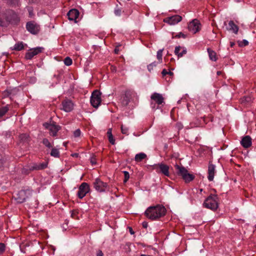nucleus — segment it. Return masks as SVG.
Wrapping results in <instances>:
<instances>
[{"label":"nucleus","instance_id":"1","mask_svg":"<svg viewBox=\"0 0 256 256\" xmlns=\"http://www.w3.org/2000/svg\"><path fill=\"white\" fill-rule=\"evenodd\" d=\"M166 208L162 205L157 204L148 207L144 212V215L150 220H157L165 216Z\"/></svg>","mask_w":256,"mask_h":256},{"label":"nucleus","instance_id":"2","mask_svg":"<svg viewBox=\"0 0 256 256\" xmlns=\"http://www.w3.org/2000/svg\"><path fill=\"white\" fill-rule=\"evenodd\" d=\"M174 166L177 174L181 176L186 183L190 182L194 178V176L189 173L182 166L176 164Z\"/></svg>","mask_w":256,"mask_h":256},{"label":"nucleus","instance_id":"3","mask_svg":"<svg viewBox=\"0 0 256 256\" xmlns=\"http://www.w3.org/2000/svg\"><path fill=\"white\" fill-rule=\"evenodd\" d=\"M218 196L211 194L204 200V207L215 210L218 208Z\"/></svg>","mask_w":256,"mask_h":256},{"label":"nucleus","instance_id":"4","mask_svg":"<svg viewBox=\"0 0 256 256\" xmlns=\"http://www.w3.org/2000/svg\"><path fill=\"white\" fill-rule=\"evenodd\" d=\"M148 166L152 168V170H155L158 173H160L166 176H170V168L164 163L150 165Z\"/></svg>","mask_w":256,"mask_h":256},{"label":"nucleus","instance_id":"5","mask_svg":"<svg viewBox=\"0 0 256 256\" xmlns=\"http://www.w3.org/2000/svg\"><path fill=\"white\" fill-rule=\"evenodd\" d=\"M44 126L49 131L50 136L55 137L58 135V132L61 129V126L56 124V122L52 123L45 122L43 124Z\"/></svg>","mask_w":256,"mask_h":256},{"label":"nucleus","instance_id":"6","mask_svg":"<svg viewBox=\"0 0 256 256\" xmlns=\"http://www.w3.org/2000/svg\"><path fill=\"white\" fill-rule=\"evenodd\" d=\"M94 188L100 192H103L108 190V185L106 182H102L100 178H96L93 182Z\"/></svg>","mask_w":256,"mask_h":256},{"label":"nucleus","instance_id":"7","mask_svg":"<svg viewBox=\"0 0 256 256\" xmlns=\"http://www.w3.org/2000/svg\"><path fill=\"white\" fill-rule=\"evenodd\" d=\"M134 96V94L133 92L128 90L125 92V94L122 96L120 100V102L122 106H127L130 100H132L133 96Z\"/></svg>","mask_w":256,"mask_h":256},{"label":"nucleus","instance_id":"8","mask_svg":"<svg viewBox=\"0 0 256 256\" xmlns=\"http://www.w3.org/2000/svg\"><path fill=\"white\" fill-rule=\"evenodd\" d=\"M100 95L101 93L98 90H94L92 93L90 102L93 107L97 108L100 105L102 102Z\"/></svg>","mask_w":256,"mask_h":256},{"label":"nucleus","instance_id":"9","mask_svg":"<svg viewBox=\"0 0 256 256\" xmlns=\"http://www.w3.org/2000/svg\"><path fill=\"white\" fill-rule=\"evenodd\" d=\"M90 190V186L88 184L82 182L78 188L77 195L80 198L82 199L89 192Z\"/></svg>","mask_w":256,"mask_h":256},{"label":"nucleus","instance_id":"10","mask_svg":"<svg viewBox=\"0 0 256 256\" xmlns=\"http://www.w3.org/2000/svg\"><path fill=\"white\" fill-rule=\"evenodd\" d=\"M29 190H21L16 194V200L19 203H22L30 195Z\"/></svg>","mask_w":256,"mask_h":256},{"label":"nucleus","instance_id":"11","mask_svg":"<svg viewBox=\"0 0 256 256\" xmlns=\"http://www.w3.org/2000/svg\"><path fill=\"white\" fill-rule=\"evenodd\" d=\"M60 109L66 112H71L74 108V104L72 101L69 99L66 98L62 101Z\"/></svg>","mask_w":256,"mask_h":256},{"label":"nucleus","instance_id":"12","mask_svg":"<svg viewBox=\"0 0 256 256\" xmlns=\"http://www.w3.org/2000/svg\"><path fill=\"white\" fill-rule=\"evenodd\" d=\"M188 28L190 31L195 34L200 30V24L197 19H194L189 23Z\"/></svg>","mask_w":256,"mask_h":256},{"label":"nucleus","instance_id":"13","mask_svg":"<svg viewBox=\"0 0 256 256\" xmlns=\"http://www.w3.org/2000/svg\"><path fill=\"white\" fill-rule=\"evenodd\" d=\"M27 30L31 34H36L39 32V26L34 22H29L26 24Z\"/></svg>","mask_w":256,"mask_h":256},{"label":"nucleus","instance_id":"14","mask_svg":"<svg viewBox=\"0 0 256 256\" xmlns=\"http://www.w3.org/2000/svg\"><path fill=\"white\" fill-rule=\"evenodd\" d=\"M42 48H36L30 50L28 52L26 53L25 58L27 60H31L34 56L41 52L42 51Z\"/></svg>","mask_w":256,"mask_h":256},{"label":"nucleus","instance_id":"15","mask_svg":"<svg viewBox=\"0 0 256 256\" xmlns=\"http://www.w3.org/2000/svg\"><path fill=\"white\" fill-rule=\"evenodd\" d=\"M182 20V17L178 15L168 17L164 19V22L168 23L170 25H174Z\"/></svg>","mask_w":256,"mask_h":256},{"label":"nucleus","instance_id":"16","mask_svg":"<svg viewBox=\"0 0 256 256\" xmlns=\"http://www.w3.org/2000/svg\"><path fill=\"white\" fill-rule=\"evenodd\" d=\"M12 22V19L6 14H0V26H7Z\"/></svg>","mask_w":256,"mask_h":256},{"label":"nucleus","instance_id":"17","mask_svg":"<svg viewBox=\"0 0 256 256\" xmlns=\"http://www.w3.org/2000/svg\"><path fill=\"white\" fill-rule=\"evenodd\" d=\"M79 12L76 9H72L70 10L67 14V16L69 20H74L76 22V20L79 16Z\"/></svg>","mask_w":256,"mask_h":256},{"label":"nucleus","instance_id":"18","mask_svg":"<svg viewBox=\"0 0 256 256\" xmlns=\"http://www.w3.org/2000/svg\"><path fill=\"white\" fill-rule=\"evenodd\" d=\"M216 166L214 165L211 163H209L208 167V178L209 181H212L214 180V174L216 172L215 170Z\"/></svg>","mask_w":256,"mask_h":256},{"label":"nucleus","instance_id":"19","mask_svg":"<svg viewBox=\"0 0 256 256\" xmlns=\"http://www.w3.org/2000/svg\"><path fill=\"white\" fill-rule=\"evenodd\" d=\"M152 100H154L158 106L164 102V98L162 96L158 93L155 92L151 96Z\"/></svg>","mask_w":256,"mask_h":256},{"label":"nucleus","instance_id":"20","mask_svg":"<svg viewBox=\"0 0 256 256\" xmlns=\"http://www.w3.org/2000/svg\"><path fill=\"white\" fill-rule=\"evenodd\" d=\"M240 143L244 148H248L250 147L252 145V138L250 136H244L242 138Z\"/></svg>","mask_w":256,"mask_h":256},{"label":"nucleus","instance_id":"21","mask_svg":"<svg viewBox=\"0 0 256 256\" xmlns=\"http://www.w3.org/2000/svg\"><path fill=\"white\" fill-rule=\"evenodd\" d=\"M20 142L23 144H28L30 140V138L27 133H22L19 134Z\"/></svg>","mask_w":256,"mask_h":256},{"label":"nucleus","instance_id":"22","mask_svg":"<svg viewBox=\"0 0 256 256\" xmlns=\"http://www.w3.org/2000/svg\"><path fill=\"white\" fill-rule=\"evenodd\" d=\"M47 167V164L42 162L40 164H35L32 166H30V170H41L46 168Z\"/></svg>","mask_w":256,"mask_h":256},{"label":"nucleus","instance_id":"23","mask_svg":"<svg viewBox=\"0 0 256 256\" xmlns=\"http://www.w3.org/2000/svg\"><path fill=\"white\" fill-rule=\"evenodd\" d=\"M229 28H228L230 30H232L235 34H237L238 31V27L236 25L234 21L230 20L228 22Z\"/></svg>","mask_w":256,"mask_h":256},{"label":"nucleus","instance_id":"24","mask_svg":"<svg viewBox=\"0 0 256 256\" xmlns=\"http://www.w3.org/2000/svg\"><path fill=\"white\" fill-rule=\"evenodd\" d=\"M208 56L210 60L212 61L216 60V53L214 50H212L210 48H208Z\"/></svg>","mask_w":256,"mask_h":256},{"label":"nucleus","instance_id":"25","mask_svg":"<svg viewBox=\"0 0 256 256\" xmlns=\"http://www.w3.org/2000/svg\"><path fill=\"white\" fill-rule=\"evenodd\" d=\"M146 157V155L145 154L141 152V153L136 154L135 156L134 159H135L136 161L139 162H141L142 160L145 158Z\"/></svg>","mask_w":256,"mask_h":256},{"label":"nucleus","instance_id":"26","mask_svg":"<svg viewBox=\"0 0 256 256\" xmlns=\"http://www.w3.org/2000/svg\"><path fill=\"white\" fill-rule=\"evenodd\" d=\"M50 154L51 156L56 158H58L60 156V153L58 150L54 148H52V150L50 153Z\"/></svg>","mask_w":256,"mask_h":256},{"label":"nucleus","instance_id":"27","mask_svg":"<svg viewBox=\"0 0 256 256\" xmlns=\"http://www.w3.org/2000/svg\"><path fill=\"white\" fill-rule=\"evenodd\" d=\"M8 105L0 108V118L2 117L8 112Z\"/></svg>","mask_w":256,"mask_h":256},{"label":"nucleus","instance_id":"28","mask_svg":"<svg viewBox=\"0 0 256 256\" xmlns=\"http://www.w3.org/2000/svg\"><path fill=\"white\" fill-rule=\"evenodd\" d=\"M42 142L46 148H51L53 146L52 144L47 138H43Z\"/></svg>","mask_w":256,"mask_h":256},{"label":"nucleus","instance_id":"29","mask_svg":"<svg viewBox=\"0 0 256 256\" xmlns=\"http://www.w3.org/2000/svg\"><path fill=\"white\" fill-rule=\"evenodd\" d=\"M24 48V44L22 42L16 44L14 47V50H21Z\"/></svg>","mask_w":256,"mask_h":256},{"label":"nucleus","instance_id":"30","mask_svg":"<svg viewBox=\"0 0 256 256\" xmlns=\"http://www.w3.org/2000/svg\"><path fill=\"white\" fill-rule=\"evenodd\" d=\"M164 49L160 50L157 52V58L159 60V62H162V52Z\"/></svg>","mask_w":256,"mask_h":256},{"label":"nucleus","instance_id":"31","mask_svg":"<svg viewBox=\"0 0 256 256\" xmlns=\"http://www.w3.org/2000/svg\"><path fill=\"white\" fill-rule=\"evenodd\" d=\"M72 60L70 57H66L64 60V63L66 66H69L72 64Z\"/></svg>","mask_w":256,"mask_h":256},{"label":"nucleus","instance_id":"32","mask_svg":"<svg viewBox=\"0 0 256 256\" xmlns=\"http://www.w3.org/2000/svg\"><path fill=\"white\" fill-rule=\"evenodd\" d=\"M6 250V245L4 243L0 242V255L4 253Z\"/></svg>","mask_w":256,"mask_h":256},{"label":"nucleus","instance_id":"33","mask_svg":"<svg viewBox=\"0 0 256 256\" xmlns=\"http://www.w3.org/2000/svg\"><path fill=\"white\" fill-rule=\"evenodd\" d=\"M123 173L124 174V182L126 183L130 178V174H129L128 172L126 171H124Z\"/></svg>","mask_w":256,"mask_h":256},{"label":"nucleus","instance_id":"34","mask_svg":"<svg viewBox=\"0 0 256 256\" xmlns=\"http://www.w3.org/2000/svg\"><path fill=\"white\" fill-rule=\"evenodd\" d=\"M248 42L247 40H244L242 41H240L238 42V45L240 46H248Z\"/></svg>","mask_w":256,"mask_h":256},{"label":"nucleus","instance_id":"35","mask_svg":"<svg viewBox=\"0 0 256 256\" xmlns=\"http://www.w3.org/2000/svg\"><path fill=\"white\" fill-rule=\"evenodd\" d=\"M30 166H29L28 168H24L22 170V173L24 174H28L30 172L32 171V170H30Z\"/></svg>","mask_w":256,"mask_h":256},{"label":"nucleus","instance_id":"36","mask_svg":"<svg viewBox=\"0 0 256 256\" xmlns=\"http://www.w3.org/2000/svg\"><path fill=\"white\" fill-rule=\"evenodd\" d=\"M128 129L127 127L124 126L123 125H122L121 126V131L123 134L128 135Z\"/></svg>","mask_w":256,"mask_h":256},{"label":"nucleus","instance_id":"37","mask_svg":"<svg viewBox=\"0 0 256 256\" xmlns=\"http://www.w3.org/2000/svg\"><path fill=\"white\" fill-rule=\"evenodd\" d=\"M182 52H180V54H178V58H181L183 56L184 54H186V49L185 48H182Z\"/></svg>","mask_w":256,"mask_h":256},{"label":"nucleus","instance_id":"38","mask_svg":"<svg viewBox=\"0 0 256 256\" xmlns=\"http://www.w3.org/2000/svg\"><path fill=\"white\" fill-rule=\"evenodd\" d=\"M156 66V62H152V63L150 64L149 65H148V71L150 72L151 70H152L153 67L154 66Z\"/></svg>","mask_w":256,"mask_h":256},{"label":"nucleus","instance_id":"39","mask_svg":"<svg viewBox=\"0 0 256 256\" xmlns=\"http://www.w3.org/2000/svg\"><path fill=\"white\" fill-rule=\"evenodd\" d=\"M81 132L80 129H77L74 132V136L76 138L79 137L80 135Z\"/></svg>","mask_w":256,"mask_h":256},{"label":"nucleus","instance_id":"40","mask_svg":"<svg viewBox=\"0 0 256 256\" xmlns=\"http://www.w3.org/2000/svg\"><path fill=\"white\" fill-rule=\"evenodd\" d=\"M182 48L180 46H178L175 48L174 54L178 56V54L180 53V51Z\"/></svg>","mask_w":256,"mask_h":256},{"label":"nucleus","instance_id":"41","mask_svg":"<svg viewBox=\"0 0 256 256\" xmlns=\"http://www.w3.org/2000/svg\"><path fill=\"white\" fill-rule=\"evenodd\" d=\"M108 140L110 143H111L112 144H114V137L112 136V134H110L108 136Z\"/></svg>","mask_w":256,"mask_h":256},{"label":"nucleus","instance_id":"42","mask_svg":"<svg viewBox=\"0 0 256 256\" xmlns=\"http://www.w3.org/2000/svg\"><path fill=\"white\" fill-rule=\"evenodd\" d=\"M78 212L76 210H72L71 213V216L74 219H77Z\"/></svg>","mask_w":256,"mask_h":256},{"label":"nucleus","instance_id":"43","mask_svg":"<svg viewBox=\"0 0 256 256\" xmlns=\"http://www.w3.org/2000/svg\"><path fill=\"white\" fill-rule=\"evenodd\" d=\"M8 2L12 4H16L18 2V0H8Z\"/></svg>","mask_w":256,"mask_h":256},{"label":"nucleus","instance_id":"44","mask_svg":"<svg viewBox=\"0 0 256 256\" xmlns=\"http://www.w3.org/2000/svg\"><path fill=\"white\" fill-rule=\"evenodd\" d=\"M203 120L205 123H207L209 120H212V118H206V116L202 117Z\"/></svg>","mask_w":256,"mask_h":256},{"label":"nucleus","instance_id":"45","mask_svg":"<svg viewBox=\"0 0 256 256\" xmlns=\"http://www.w3.org/2000/svg\"><path fill=\"white\" fill-rule=\"evenodd\" d=\"M162 76L164 77V76L168 74V72L166 70L164 69L162 72Z\"/></svg>","mask_w":256,"mask_h":256},{"label":"nucleus","instance_id":"46","mask_svg":"<svg viewBox=\"0 0 256 256\" xmlns=\"http://www.w3.org/2000/svg\"><path fill=\"white\" fill-rule=\"evenodd\" d=\"M96 256H104V254L102 250H98L97 252Z\"/></svg>","mask_w":256,"mask_h":256},{"label":"nucleus","instance_id":"47","mask_svg":"<svg viewBox=\"0 0 256 256\" xmlns=\"http://www.w3.org/2000/svg\"><path fill=\"white\" fill-rule=\"evenodd\" d=\"M120 12H121V11H120V10H114V14H116V16H120Z\"/></svg>","mask_w":256,"mask_h":256},{"label":"nucleus","instance_id":"48","mask_svg":"<svg viewBox=\"0 0 256 256\" xmlns=\"http://www.w3.org/2000/svg\"><path fill=\"white\" fill-rule=\"evenodd\" d=\"M142 226L144 228H147L148 226V223L146 222H144L142 224Z\"/></svg>","mask_w":256,"mask_h":256},{"label":"nucleus","instance_id":"49","mask_svg":"<svg viewBox=\"0 0 256 256\" xmlns=\"http://www.w3.org/2000/svg\"><path fill=\"white\" fill-rule=\"evenodd\" d=\"M110 70L112 72H116V67L113 66H111Z\"/></svg>","mask_w":256,"mask_h":256},{"label":"nucleus","instance_id":"50","mask_svg":"<svg viewBox=\"0 0 256 256\" xmlns=\"http://www.w3.org/2000/svg\"><path fill=\"white\" fill-rule=\"evenodd\" d=\"M178 38H180V37H182L184 38H186V36L185 34H184L180 32V33L178 35Z\"/></svg>","mask_w":256,"mask_h":256},{"label":"nucleus","instance_id":"51","mask_svg":"<svg viewBox=\"0 0 256 256\" xmlns=\"http://www.w3.org/2000/svg\"><path fill=\"white\" fill-rule=\"evenodd\" d=\"M156 104H157L156 102L154 103V102H152L151 103V108L152 109L156 108Z\"/></svg>","mask_w":256,"mask_h":256},{"label":"nucleus","instance_id":"52","mask_svg":"<svg viewBox=\"0 0 256 256\" xmlns=\"http://www.w3.org/2000/svg\"><path fill=\"white\" fill-rule=\"evenodd\" d=\"M128 228H129V232H130V234H134V232L132 228H130V227H129Z\"/></svg>","mask_w":256,"mask_h":256},{"label":"nucleus","instance_id":"53","mask_svg":"<svg viewBox=\"0 0 256 256\" xmlns=\"http://www.w3.org/2000/svg\"><path fill=\"white\" fill-rule=\"evenodd\" d=\"M251 100V98L250 97H246L245 98V100L247 102H250Z\"/></svg>","mask_w":256,"mask_h":256},{"label":"nucleus","instance_id":"54","mask_svg":"<svg viewBox=\"0 0 256 256\" xmlns=\"http://www.w3.org/2000/svg\"><path fill=\"white\" fill-rule=\"evenodd\" d=\"M235 44L234 42H230V46L231 48H232L234 46Z\"/></svg>","mask_w":256,"mask_h":256},{"label":"nucleus","instance_id":"55","mask_svg":"<svg viewBox=\"0 0 256 256\" xmlns=\"http://www.w3.org/2000/svg\"><path fill=\"white\" fill-rule=\"evenodd\" d=\"M110 134H112L111 130L110 129L108 130V131L107 132L108 136L110 135Z\"/></svg>","mask_w":256,"mask_h":256},{"label":"nucleus","instance_id":"56","mask_svg":"<svg viewBox=\"0 0 256 256\" xmlns=\"http://www.w3.org/2000/svg\"><path fill=\"white\" fill-rule=\"evenodd\" d=\"M168 75H170V76H172L174 75V73L170 71V72H168Z\"/></svg>","mask_w":256,"mask_h":256},{"label":"nucleus","instance_id":"57","mask_svg":"<svg viewBox=\"0 0 256 256\" xmlns=\"http://www.w3.org/2000/svg\"><path fill=\"white\" fill-rule=\"evenodd\" d=\"M221 74H222V72L220 71H218L217 72V74L218 75H220Z\"/></svg>","mask_w":256,"mask_h":256},{"label":"nucleus","instance_id":"58","mask_svg":"<svg viewBox=\"0 0 256 256\" xmlns=\"http://www.w3.org/2000/svg\"><path fill=\"white\" fill-rule=\"evenodd\" d=\"M78 154H74L73 156H78Z\"/></svg>","mask_w":256,"mask_h":256},{"label":"nucleus","instance_id":"59","mask_svg":"<svg viewBox=\"0 0 256 256\" xmlns=\"http://www.w3.org/2000/svg\"><path fill=\"white\" fill-rule=\"evenodd\" d=\"M91 162L94 164H96V162H94V161L93 160H91Z\"/></svg>","mask_w":256,"mask_h":256},{"label":"nucleus","instance_id":"60","mask_svg":"<svg viewBox=\"0 0 256 256\" xmlns=\"http://www.w3.org/2000/svg\"><path fill=\"white\" fill-rule=\"evenodd\" d=\"M114 51H115L116 53H118V52H118V50H116V49H115V50H114Z\"/></svg>","mask_w":256,"mask_h":256},{"label":"nucleus","instance_id":"61","mask_svg":"<svg viewBox=\"0 0 256 256\" xmlns=\"http://www.w3.org/2000/svg\"><path fill=\"white\" fill-rule=\"evenodd\" d=\"M114 51H115L116 53H118V52H118V50H116V49H115V50H114Z\"/></svg>","mask_w":256,"mask_h":256},{"label":"nucleus","instance_id":"62","mask_svg":"<svg viewBox=\"0 0 256 256\" xmlns=\"http://www.w3.org/2000/svg\"><path fill=\"white\" fill-rule=\"evenodd\" d=\"M15 16V17L16 18V21H18V20H17V18H16V16Z\"/></svg>","mask_w":256,"mask_h":256}]
</instances>
